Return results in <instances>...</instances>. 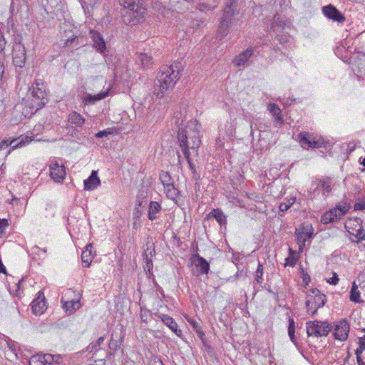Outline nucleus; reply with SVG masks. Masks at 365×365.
<instances>
[{"instance_id":"obj_1","label":"nucleus","mask_w":365,"mask_h":365,"mask_svg":"<svg viewBox=\"0 0 365 365\" xmlns=\"http://www.w3.org/2000/svg\"><path fill=\"white\" fill-rule=\"evenodd\" d=\"M182 70L180 63H175L170 66H163L158 73L155 81L153 95L157 98H163L167 96L180 78Z\"/></svg>"},{"instance_id":"obj_2","label":"nucleus","mask_w":365,"mask_h":365,"mask_svg":"<svg viewBox=\"0 0 365 365\" xmlns=\"http://www.w3.org/2000/svg\"><path fill=\"white\" fill-rule=\"evenodd\" d=\"M200 130V125L196 120H190L185 128L179 130L178 138L184 155L190 153V150L197 152L201 143Z\"/></svg>"},{"instance_id":"obj_3","label":"nucleus","mask_w":365,"mask_h":365,"mask_svg":"<svg viewBox=\"0 0 365 365\" xmlns=\"http://www.w3.org/2000/svg\"><path fill=\"white\" fill-rule=\"evenodd\" d=\"M119 2L128 9L123 17L125 24L136 25L143 21L145 12L143 0H119Z\"/></svg>"},{"instance_id":"obj_4","label":"nucleus","mask_w":365,"mask_h":365,"mask_svg":"<svg viewBox=\"0 0 365 365\" xmlns=\"http://www.w3.org/2000/svg\"><path fill=\"white\" fill-rule=\"evenodd\" d=\"M31 96V98L25 103V107H29L31 114H34L46 104L47 94L43 84L38 82L33 84Z\"/></svg>"},{"instance_id":"obj_5","label":"nucleus","mask_w":365,"mask_h":365,"mask_svg":"<svg viewBox=\"0 0 365 365\" xmlns=\"http://www.w3.org/2000/svg\"><path fill=\"white\" fill-rule=\"evenodd\" d=\"M327 302L325 294L321 293L317 289H312L307 295L306 307L307 311L312 315L317 313V309L322 307Z\"/></svg>"},{"instance_id":"obj_6","label":"nucleus","mask_w":365,"mask_h":365,"mask_svg":"<svg viewBox=\"0 0 365 365\" xmlns=\"http://www.w3.org/2000/svg\"><path fill=\"white\" fill-rule=\"evenodd\" d=\"M235 10V5L232 1L230 2V4H227L224 9L218 29V35L221 38L226 36L229 32L234 17Z\"/></svg>"},{"instance_id":"obj_7","label":"nucleus","mask_w":365,"mask_h":365,"mask_svg":"<svg viewBox=\"0 0 365 365\" xmlns=\"http://www.w3.org/2000/svg\"><path fill=\"white\" fill-rule=\"evenodd\" d=\"M307 333L309 336L322 337L327 336L331 330V326L327 322L309 321L306 323Z\"/></svg>"},{"instance_id":"obj_8","label":"nucleus","mask_w":365,"mask_h":365,"mask_svg":"<svg viewBox=\"0 0 365 365\" xmlns=\"http://www.w3.org/2000/svg\"><path fill=\"white\" fill-rule=\"evenodd\" d=\"M313 234V227L312 225H303L296 229L295 235L297 237V243L300 252L303 250L306 241L312 238Z\"/></svg>"},{"instance_id":"obj_9","label":"nucleus","mask_w":365,"mask_h":365,"mask_svg":"<svg viewBox=\"0 0 365 365\" xmlns=\"http://www.w3.org/2000/svg\"><path fill=\"white\" fill-rule=\"evenodd\" d=\"M298 139L302 146L305 148H320L324 144V140L322 138H317L309 132H301L298 135Z\"/></svg>"},{"instance_id":"obj_10","label":"nucleus","mask_w":365,"mask_h":365,"mask_svg":"<svg viewBox=\"0 0 365 365\" xmlns=\"http://www.w3.org/2000/svg\"><path fill=\"white\" fill-rule=\"evenodd\" d=\"M347 209L344 207H336L326 212L321 218L322 223L326 225L336 222L341 218L346 212Z\"/></svg>"},{"instance_id":"obj_11","label":"nucleus","mask_w":365,"mask_h":365,"mask_svg":"<svg viewBox=\"0 0 365 365\" xmlns=\"http://www.w3.org/2000/svg\"><path fill=\"white\" fill-rule=\"evenodd\" d=\"M13 61L16 66L22 68L26 62V50L24 45L20 41L15 42L13 46Z\"/></svg>"},{"instance_id":"obj_12","label":"nucleus","mask_w":365,"mask_h":365,"mask_svg":"<svg viewBox=\"0 0 365 365\" xmlns=\"http://www.w3.org/2000/svg\"><path fill=\"white\" fill-rule=\"evenodd\" d=\"M89 34L93 41V46L96 51L104 56H107L108 51L103 36L98 31L95 30H91Z\"/></svg>"},{"instance_id":"obj_13","label":"nucleus","mask_w":365,"mask_h":365,"mask_svg":"<svg viewBox=\"0 0 365 365\" xmlns=\"http://www.w3.org/2000/svg\"><path fill=\"white\" fill-rule=\"evenodd\" d=\"M350 327L346 319H341L336 325L334 328V335L336 339L345 341L347 339Z\"/></svg>"},{"instance_id":"obj_14","label":"nucleus","mask_w":365,"mask_h":365,"mask_svg":"<svg viewBox=\"0 0 365 365\" xmlns=\"http://www.w3.org/2000/svg\"><path fill=\"white\" fill-rule=\"evenodd\" d=\"M322 12L326 17L334 21L341 23L345 21L344 15L331 4L323 6Z\"/></svg>"},{"instance_id":"obj_15","label":"nucleus","mask_w":365,"mask_h":365,"mask_svg":"<svg viewBox=\"0 0 365 365\" xmlns=\"http://www.w3.org/2000/svg\"><path fill=\"white\" fill-rule=\"evenodd\" d=\"M46 309V299L43 293L38 292V297L33 300L31 303V309L34 314L40 315L43 313Z\"/></svg>"},{"instance_id":"obj_16","label":"nucleus","mask_w":365,"mask_h":365,"mask_svg":"<svg viewBox=\"0 0 365 365\" xmlns=\"http://www.w3.org/2000/svg\"><path fill=\"white\" fill-rule=\"evenodd\" d=\"M33 139L29 136H26L24 140H21L19 143H16L15 140H10L9 139L3 140L0 143V150L6 149L8 147H11V149L8 150L6 153V155H9L11 153V150L15 149L18 147H21L23 145H25V144L29 143L31 142Z\"/></svg>"},{"instance_id":"obj_17","label":"nucleus","mask_w":365,"mask_h":365,"mask_svg":"<svg viewBox=\"0 0 365 365\" xmlns=\"http://www.w3.org/2000/svg\"><path fill=\"white\" fill-rule=\"evenodd\" d=\"M50 175L55 182H61L66 175L64 166H60L57 162L51 163L50 165Z\"/></svg>"},{"instance_id":"obj_18","label":"nucleus","mask_w":365,"mask_h":365,"mask_svg":"<svg viewBox=\"0 0 365 365\" xmlns=\"http://www.w3.org/2000/svg\"><path fill=\"white\" fill-rule=\"evenodd\" d=\"M53 360L51 354L34 356L29 360V365H51Z\"/></svg>"},{"instance_id":"obj_19","label":"nucleus","mask_w":365,"mask_h":365,"mask_svg":"<svg viewBox=\"0 0 365 365\" xmlns=\"http://www.w3.org/2000/svg\"><path fill=\"white\" fill-rule=\"evenodd\" d=\"M253 53L254 49L248 48L235 58L233 63L238 67L244 66L249 61Z\"/></svg>"},{"instance_id":"obj_20","label":"nucleus","mask_w":365,"mask_h":365,"mask_svg":"<svg viewBox=\"0 0 365 365\" xmlns=\"http://www.w3.org/2000/svg\"><path fill=\"white\" fill-rule=\"evenodd\" d=\"M101 185V180L98 177L97 171L93 170L88 179L84 180V189L93 190Z\"/></svg>"},{"instance_id":"obj_21","label":"nucleus","mask_w":365,"mask_h":365,"mask_svg":"<svg viewBox=\"0 0 365 365\" xmlns=\"http://www.w3.org/2000/svg\"><path fill=\"white\" fill-rule=\"evenodd\" d=\"M93 247L92 244H88L86 245V249L81 253V260L84 267H88L93 261Z\"/></svg>"},{"instance_id":"obj_22","label":"nucleus","mask_w":365,"mask_h":365,"mask_svg":"<svg viewBox=\"0 0 365 365\" xmlns=\"http://www.w3.org/2000/svg\"><path fill=\"white\" fill-rule=\"evenodd\" d=\"M162 322L167 325L177 336L182 335V331L178 329V324L174 319L166 314H162L160 317Z\"/></svg>"},{"instance_id":"obj_23","label":"nucleus","mask_w":365,"mask_h":365,"mask_svg":"<svg viewBox=\"0 0 365 365\" xmlns=\"http://www.w3.org/2000/svg\"><path fill=\"white\" fill-rule=\"evenodd\" d=\"M161 205L156 201H151L148 207V219L151 221L156 220L158 216V214L161 211Z\"/></svg>"},{"instance_id":"obj_24","label":"nucleus","mask_w":365,"mask_h":365,"mask_svg":"<svg viewBox=\"0 0 365 365\" xmlns=\"http://www.w3.org/2000/svg\"><path fill=\"white\" fill-rule=\"evenodd\" d=\"M195 266L198 268H200V273L202 274H207L210 270V265L209 263L207 262V260L203 258L202 257L200 256L198 254H197L195 256Z\"/></svg>"},{"instance_id":"obj_25","label":"nucleus","mask_w":365,"mask_h":365,"mask_svg":"<svg viewBox=\"0 0 365 365\" xmlns=\"http://www.w3.org/2000/svg\"><path fill=\"white\" fill-rule=\"evenodd\" d=\"M207 218L213 217L220 225H225L227 223V217L220 209H213L207 216Z\"/></svg>"},{"instance_id":"obj_26","label":"nucleus","mask_w":365,"mask_h":365,"mask_svg":"<svg viewBox=\"0 0 365 365\" xmlns=\"http://www.w3.org/2000/svg\"><path fill=\"white\" fill-rule=\"evenodd\" d=\"M61 302L63 304V308H65L66 312L69 314L80 307L79 300L66 301L64 300V297H62Z\"/></svg>"},{"instance_id":"obj_27","label":"nucleus","mask_w":365,"mask_h":365,"mask_svg":"<svg viewBox=\"0 0 365 365\" xmlns=\"http://www.w3.org/2000/svg\"><path fill=\"white\" fill-rule=\"evenodd\" d=\"M68 120L71 124H73L77 127L82 126L85 122L83 117L76 111H73L69 114Z\"/></svg>"},{"instance_id":"obj_28","label":"nucleus","mask_w":365,"mask_h":365,"mask_svg":"<svg viewBox=\"0 0 365 365\" xmlns=\"http://www.w3.org/2000/svg\"><path fill=\"white\" fill-rule=\"evenodd\" d=\"M108 95V91L101 92L97 95L88 94L85 98L84 101L87 103H94L95 102L105 98Z\"/></svg>"},{"instance_id":"obj_29","label":"nucleus","mask_w":365,"mask_h":365,"mask_svg":"<svg viewBox=\"0 0 365 365\" xmlns=\"http://www.w3.org/2000/svg\"><path fill=\"white\" fill-rule=\"evenodd\" d=\"M268 110L272 114V115L275 118L276 120H277L279 121L282 120L281 109L277 104L269 103L268 105Z\"/></svg>"},{"instance_id":"obj_30","label":"nucleus","mask_w":365,"mask_h":365,"mask_svg":"<svg viewBox=\"0 0 365 365\" xmlns=\"http://www.w3.org/2000/svg\"><path fill=\"white\" fill-rule=\"evenodd\" d=\"M323 190L324 194L329 193L331 191L332 187V181L330 178H324L323 179L319 180V184Z\"/></svg>"},{"instance_id":"obj_31","label":"nucleus","mask_w":365,"mask_h":365,"mask_svg":"<svg viewBox=\"0 0 365 365\" xmlns=\"http://www.w3.org/2000/svg\"><path fill=\"white\" fill-rule=\"evenodd\" d=\"M138 61L144 68H149L153 64V58L146 53H140L138 56Z\"/></svg>"},{"instance_id":"obj_32","label":"nucleus","mask_w":365,"mask_h":365,"mask_svg":"<svg viewBox=\"0 0 365 365\" xmlns=\"http://www.w3.org/2000/svg\"><path fill=\"white\" fill-rule=\"evenodd\" d=\"M165 187V192L168 198L174 200L178 195V190L175 187L173 183Z\"/></svg>"},{"instance_id":"obj_33","label":"nucleus","mask_w":365,"mask_h":365,"mask_svg":"<svg viewBox=\"0 0 365 365\" xmlns=\"http://www.w3.org/2000/svg\"><path fill=\"white\" fill-rule=\"evenodd\" d=\"M350 300L354 302H360V292L358 289V287L355 282L353 283L351 292H350Z\"/></svg>"},{"instance_id":"obj_34","label":"nucleus","mask_w":365,"mask_h":365,"mask_svg":"<svg viewBox=\"0 0 365 365\" xmlns=\"http://www.w3.org/2000/svg\"><path fill=\"white\" fill-rule=\"evenodd\" d=\"M294 198L288 199L287 202H281L279 206V215L282 216L284 212L287 211L294 202Z\"/></svg>"},{"instance_id":"obj_35","label":"nucleus","mask_w":365,"mask_h":365,"mask_svg":"<svg viewBox=\"0 0 365 365\" xmlns=\"http://www.w3.org/2000/svg\"><path fill=\"white\" fill-rule=\"evenodd\" d=\"M159 178L164 187L173 184L171 176L168 172L162 171Z\"/></svg>"},{"instance_id":"obj_36","label":"nucleus","mask_w":365,"mask_h":365,"mask_svg":"<svg viewBox=\"0 0 365 365\" xmlns=\"http://www.w3.org/2000/svg\"><path fill=\"white\" fill-rule=\"evenodd\" d=\"M295 324L294 319L291 317L289 318L288 334L291 341L295 343Z\"/></svg>"},{"instance_id":"obj_37","label":"nucleus","mask_w":365,"mask_h":365,"mask_svg":"<svg viewBox=\"0 0 365 365\" xmlns=\"http://www.w3.org/2000/svg\"><path fill=\"white\" fill-rule=\"evenodd\" d=\"M105 338L103 336H101L98 339L96 342L90 344L86 349L89 352L96 351L98 349V347L101 346V344L104 341Z\"/></svg>"},{"instance_id":"obj_38","label":"nucleus","mask_w":365,"mask_h":365,"mask_svg":"<svg viewBox=\"0 0 365 365\" xmlns=\"http://www.w3.org/2000/svg\"><path fill=\"white\" fill-rule=\"evenodd\" d=\"M364 350H365V336L359 339V346L355 351L356 360L359 358H361V354Z\"/></svg>"},{"instance_id":"obj_39","label":"nucleus","mask_w":365,"mask_h":365,"mask_svg":"<svg viewBox=\"0 0 365 365\" xmlns=\"http://www.w3.org/2000/svg\"><path fill=\"white\" fill-rule=\"evenodd\" d=\"M262 274H263V266L262 264H260L259 262L257 269L255 272V280L257 282L258 284L262 283V281H263Z\"/></svg>"},{"instance_id":"obj_40","label":"nucleus","mask_w":365,"mask_h":365,"mask_svg":"<svg viewBox=\"0 0 365 365\" xmlns=\"http://www.w3.org/2000/svg\"><path fill=\"white\" fill-rule=\"evenodd\" d=\"M154 254H155L154 248L149 249L148 247L147 250H145V252L144 253V257H145L144 259H145L146 264H147V267H150V265H149L150 264H152V259L148 257V255H150V257H152Z\"/></svg>"},{"instance_id":"obj_41","label":"nucleus","mask_w":365,"mask_h":365,"mask_svg":"<svg viewBox=\"0 0 365 365\" xmlns=\"http://www.w3.org/2000/svg\"><path fill=\"white\" fill-rule=\"evenodd\" d=\"M8 220L6 219H0V237L5 234L6 228L8 227Z\"/></svg>"},{"instance_id":"obj_42","label":"nucleus","mask_w":365,"mask_h":365,"mask_svg":"<svg viewBox=\"0 0 365 365\" xmlns=\"http://www.w3.org/2000/svg\"><path fill=\"white\" fill-rule=\"evenodd\" d=\"M187 321L192 326V327L193 328L195 331H197V329H201L200 324L195 319L189 318V319H187Z\"/></svg>"},{"instance_id":"obj_43","label":"nucleus","mask_w":365,"mask_h":365,"mask_svg":"<svg viewBox=\"0 0 365 365\" xmlns=\"http://www.w3.org/2000/svg\"><path fill=\"white\" fill-rule=\"evenodd\" d=\"M355 210H365V197L354 205Z\"/></svg>"},{"instance_id":"obj_44","label":"nucleus","mask_w":365,"mask_h":365,"mask_svg":"<svg viewBox=\"0 0 365 365\" xmlns=\"http://www.w3.org/2000/svg\"><path fill=\"white\" fill-rule=\"evenodd\" d=\"M338 275L336 273L333 274V277L327 279V282L332 285H336L339 282Z\"/></svg>"},{"instance_id":"obj_45","label":"nucleus","mask_w":365,"mask_h":365,"mask_svg":"<svg viewBox=\"0 0 365 365\" xmlns=\"http://www.w3.org/2000/svg\"><path fill=\"white\" fill-rule=\"evenodd\" d=\"M112 133L108 130H101V131H99L98 133H97L96 134V138H103V137H106L109 135H110Z\"/></svg>"},{"instance_id":"obj_46","label":"nucleus","mask_w":365,"mask_h":365,"mask_svg":"<svg viewBox=\"0 0 365 365\" xmlns=\"http://www.w3.org/2000/svg\"><path fill=\"white\" fill-rule=\"evenodd\" d=\"M185 158H186L187 163H188V165H189V168L192 171L193 170H195V165L193 164V163L191 161V158H190V153H187V155H185Z\"/></svg>"},{"instance_id":"obj_47","label":"nucleus","mask_w":365,"mask_h":365,"mask_svg":"<svg viewBox=\"0 0 365 365\" xmlns=\"http://www.w3.org/2000/svg\"><path fill=\"white\" fill-rule=\"evenodd\" d=\"M196 334H197V336L200 339V340L205 343L206 339H205V333L204 331H202V328L200 329H197V331H195Z\"/></svg>"},{"instance_id":"obj_48","label":"nucleus","mask_w":365,"mask_h":365,"mask_svg":"<svg viewBox=\"0 0 365 365\" xmlns=\"http://www.w3.org/2000/svg\"><path fill=\"white\" fill-rule=\"evenodd\" d=\"M302 281L304 283L305 287L309 284L310 282V277L307 273H304L302 275Z\"/></svg>"},{"instance_id":"obj_49","label":"nucleus","mask_w":365,"mask_h":365,"mask_svg":"<svg viewBox=\"0 0 365 365\" xmlns=\"http://www.w3.org/2000/svg\"><path fill=\"white\" fill-rule=\"evenodd\" d=\"M51 356L53 358V364H60L61 361V357L60 355H53L51 354Z\"/></svg>"},{"instance_id":"obj_50","label":"nucleus","mask_w":365,"mask_h":365,"mask_svg":"<svg viewBox=\"0 0 365 365\" xmlns=\"http://www.w3.org/2000/svg\"><path fill=\"white\" fill-rule=\"evenodd\" d=\"M353 222H354V220H349V222H347V224L351 225ZM354 222H356L358 225H360L361 223L362 220L360 218H356L354 220Z\"/></svg>"},{"instance_id":"obj_51","label":"nucleus","mask_w":365,"mask_h":365,"mask_svg":"<svg viewBox=\"0 0 365 365\" xmlns=\"http://www.w3.org/2000/svg\"><path fill=\"white\" fill-rule=\"evenodd\" d=\"M243 118L250 123L251 132H252V123L250 120V119L248 118V116L246 114L244 115Z\"/></svg>"},{"instance_id":"obj_52","label":"nucleus","mask_w":365,"mask_h":365,"mask_svg":"<svg viewBox=\"0 0 365 365\" xmlns=\"http://www.w3.org/2000/svg\"><path fill=\"white\" fill-rule=\"evenodd\" d=\"M357 235L360 237V238H363V233H364V230L361 229V227H359V229H358L357 230Z\"/></svg>"},{"instance_id":"obj_53","label":"nucleus","mask_w":365,"mask_h":365,"mask_svg":"<svg viewBox=\"0 0 365 365\" xmlns=\"http://www.w3.org/2000/svg\"><path fill=\"white\" fill-rule=\"evenodd\" d=\"M192 177L195 179L198 178L200 175L197 174L196 170H193L192 171Z\"/></svg>"},{"instance_id":"obj_54","label":"nucleus","mask_w":365,"mask_h":365,"mask_svg":"<svg viewBox=\"0 0 365 365\" xmlns=\"http://www.w3.org/2000/svg\"><path fill=\"white\" fill-rule=\"evenodd\" d=\"M356 361L358 365H365V362L363 361L362 358H359Z\"/></svg>"},{"instance_id":"obj_55","label":"nucleus","mask_w":365,"mask_h":365,"mask_svg":"<svg viewBox=\"0 0 365 365\" xmlns=\"http://www.w3.org/2000/svg\"><path fill=\"white\" fill-rule=\"evenodd\" d=\"M4 73V67L0 63V81L1 80L2 78V75Z\"/></svg>"},{"instance_id":"obj_56","label":"nucleus","mask_w":365,"mask_h":365,"mask_svg":"<svg viewBox=\"0 0 365 365\" xmlns=\"http://www.w3.org/2000/svg\"><path fill=\"white\" fill-rule=\"evenodd\" d=\"M155 365H163V362L161 361H159L155 363Z\"/></svg>"},{"instance_id":"obj_57","label":"nucleus","mask_w":365,"mask_h":365,"mask_svg":"<svg viewBox=\"0 0 365 365\" xmlns=\"http://www.w3.org/2000/svg\"><path fill=\"white\" fill-rule=\"evenodd\" d=\"M361 164L363 165L365 167V158L363 159V160L361 163Z\"/></svg>"},{"instance_id":"obj_58","label":"nucleus","mask_w":365,"mask_h":365,"mask_svg":"<svg viewBox=\"0 0 365 365\" xmlns=\"http://www.w3.org/2000/svg\"><path fill=\"white\" fill-rule=\"evenodd\" d=\"M290 265H291V266H294V265H295V261H292V262L290 263Z\"/></svg>"},{"instance_id":"obj_59","label":"nucleus","mask_w":365,"mask_h":365,"mask_svg":"<svg viewBox=\"0 0 365 365\" xmlns=\"http://www.w3.org/2000/svg\"><path fill=\"white\" fill-rule=\"evenodd\" d=\"M135 210H136L137 213H139V210H138L135 209Z\"/></svg>"}]
</instances>
